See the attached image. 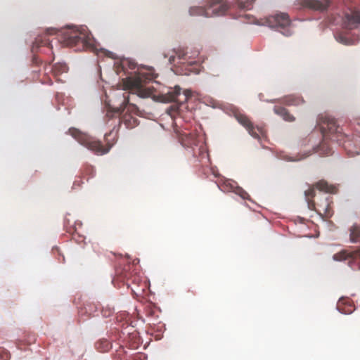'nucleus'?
I'll list each match as a JSON object with an SVG mask.
<instances>
[{
	"mask_svg": "<svg viewBox=\"0 0 360 360\" xmlns=\"http://www.w3.org/2000/svg\"><path fill=\"white\" fill-rule=\"evenodd\" d=\"M59 41L67 46L82 44L87 47L92 44L91 35L86 27L67 28L61 32Z\"/></svg>",
	"mask_w": 360,
	"mask_h": 360,
	"instance_id": "obj_1",
	"label": "nucleus"
},
{
	"mask_svg": "<svg viewBox=\"0 0 360 360\" xmlns=\"http://www.w3.org/2000/svg\"><path fill=\"white\" fill-rule=\"evenodd\" d=\"M69 132L79 143L97 155H103L108 153L113 145V143L108 141V137L111 136V132L105 135V146H103L101 141L82 133L77 129H70Z\"/></svg>",
	"mask_w": 360,
	"mask_h": 360,
	"instance_id": "obj_2",
	"label": "nucleus"
},
{
	"mask_svg": "<svg viewBox=\"0 0 360 360\" xmlns=\"http://www.w3.org/2000/svg\"><path fill=\"white\" fill-rule=\"evenodd\" d=\"M177 138L184 147L192 148L193 155L199 162L207 157L205 146H198V136L195 133L176 131Z\"/></svg>",
	"mask_w": 360,
	"mask_h": 360,
	"instance_id": "obj_3",
	"label": "nucleus"
},
{
	"mask_svg": "<svg viewBox=\"0 0 360 360\" xmlns=\"http://www.w3.org/2000/svg\"><path fill=\"white\" fill-rule=\"evenodd\" d=\"M309 208L311 210H315L319 214L325 217H329L331 215L329 198L324 195L319 198L318 202L309 201Z\"/></svg>",
	"mask_w": 360,
	"mask_h": 360,
	"instance_id": "obj_4",
	"label": "nucleus"
},
{
	"mask_svg": "<svg viewBox=\"0 0 360 360\" xmlns=\"http://www.w3.org/2000/svg\"><path fill=\"white\" fill-rule=\"evenodd\" d=\"M266 23L271 27L285 28L290 25V20L287 13H281L266 18Z\"/></svg>",
	"mask_w": 360,
	"mask_h": 360,
	"instance_id": "obj_5",
	"label": "nucleus"
},
{
	"mask_svg": "<svg viewBox=\"0 0 360 360\" xmlns=\"http://www.w3.org/2000/svg\"><path fill=\"white\" fill-rule=\"evenodd\" d=\"M321 131L324 136L328 134H340L342 129L337 124L336 120L334 118L326 117L320 123Z\"/></svg>",
	"mask_w": 360,
	"mask_h": 360,
	"instance_id": "obj_6",
	"label": "nucleus"
},
{
	"mask_svg": "<svg viewBox=\"0 0 360 360\" xmlns=\"http://www.w3.org/2000/svg\"><path fill=\"white\" fill-rule=\"evenodd\" d=\"M360 27V11H353L345 14L343 18V27L347 30H352Z\"/></svg>",
	"mask_w": 360,
	"mask_h": 360,
	"instance_id": "obj_7",
	"label": "nucleus"
},
{
	"mask_svg": "<svg viewBox=\"0 0 360 360\" xmlns=\"http://www.w3.org/2000/svg\"><path fill=\"white\" fill-rule=\"evenodd\" d=\"M143 76L139 75L134 77H127L124 81V84L126 89L136 90L138 92V96H143L146 94H143Z\"/></svg>",
	"mask_w": 360,
	"mask_h": 360,
	"instance_id": "obj_8",
	"label": "nucleus"
},
{
	"mask_svg": "<svg viewBox=\"0 0 360 360\" xmlns=\"http://www.w3.org/2000/svg\"><path fill=\"white\" fill-rule=\"evenodd\" d=\"M297 4L300 8H308L315 11H323L329 6V1L323 0H297Z\"/></svg>",
	"mask_w": 360,
	"mask_h": 360,
	"instance_id": "obj_9",
	"label": "nucleus"
},
{
	"mask_svg": "<svg viewBox=\"0 0 360 360\" xmlns=\"http://www.w3.org/2000/svg\"><path fill=\"white\" fill-rule=\"evenodd\" d=\"M207 7L210 12V17L224 15L229 8L227 4L223 0H210Z\"/></svg>",
	"mask_w": 360,
	"mask_h": 360,
	"instance_id": "obj_10",
	"label": "nucleus"
},
{
	"mask_svg": "<svg viewBox=\"0 0 360 360\" xmlns=\"http://www.w3.org/2000/svg\"><path fill=\"white\" fill-rule=\"evenodd\" d=\"M131 266L127 264L123 269L118 268L116 270V276L113 279V282L120 281L123 282L124 284H126L127 288H129L130 283L129 280H132V282H134L136 279V277H133L131 273L130 272Z\"/></svg>",
	"mask_w": 360,
	"mask_h": 360,
	"instance_id": "obj_11",
	"label": "nucleus"
},
{
	"mask_svg": "<svg viewBox=\"0 0 360 360\" xmlns=\"http://www.w3.org/2000/svg\"><path fill=\"white\" fill-rule=\"evenodd\" d=\"M236 119L240 124H241L249 132V134L256 138H259V134L257 133L255 130V127L250 120V119L243 114H238L236 115Z\"/></svg>",
	"mask_w": 360,
	"mask_h": 360,
	"instance_id": "obj_12",
	"label": "nucleus"
},
{
	"mask_svg": "<svg viewBox=\"0 0 360 360\" xmlns=\"http://www.w3.org/2000/svg\"><path fill=\"white\" fill-rule=\"evenodd\" d=\"M333 258L335 260H345L351 259L353 262H360V248L353 252L342 251L334 255Z\"/></svg>",
	"mask_w": 360,
	"mask_h": 360,
	"instance_id": "obj_13",
	"label": "nucleus"
},
{
	"mask_svg": "<svg viewBox=\"0 0 360 360\" xmlns=\"http://www.w3.org/2000/svg\"><path fill=\"white\" fill-rule=\"evenodd\" d=\"M181 88L179 86H176L174 89L168 93V99L169 101H180L181 103L186 102L188 98L191 96V91L190 90L184 91V99L179 100L178 97L181 95Z\"/></svg>",
	"mask_w": 360,
	"mask_h": 360,
	"instance_id": "obj_14",
	"label": "nucleus"
},
{
	"mask_svg": "<svg viewBox=\"0 0 360 360\" xmlns=\"http://www.w3.org/2000/svg\"><path fill=\"white\" fill-rule=\"evenodd\" d=\"M338 309L342 314H351L354 310L352 301L347 298H340L337 304Z\"/></svg>",
	"mask_w": 360,
	"mask_h": 360,
	"instance_id": "obj_15",
	"label": "nucleus"
},
{
	"mask_svg": "<svg viewBox=\"0 0 360 360\" xmlns=\"http://www.w3.org/2000/svg\"><path fill=\"white\" fill-rule=\"evenodd\" d=\"M41 46H48L51 48L50 40L49 39L46 38V35L38 36L36 38L32 47V52H36L37 49Z\"/></svg>",
	"mask_w": 360,
	"mask_h": 360,
	"instance_id": "obj_16",
	"label": "nucleus"
},
{
	"mask_svg": "<svg viewBox=\"0 0 360 360\" xmlns=\"http://www.w3.org/2000/svg\"><path fill=\"white\" fill-rule=\"evenodd\" d=\"M349 240L351 243H360V225L354 224L349 229Z\"/></svg>",
	"mask_w": 360,
	"mask_h": 360,
	"instance_id": "obj_17",
	"label": "nucleus"
},
{
	"mask_svg": "<svg viewBox=\"0 0 360 360\" xmlns=\"http://www.w3.org/2000/svg\"><path fill=\"white\" fill-rule=\"evenodd\" d=\"M304 103V99L297 96L290 95L284 97L282 99V103L285 104L287 105H300Z\"/></svg>",
	"mask_w": 360,
	"mask_h": 360,
	"instance_id": "obj_18",
	"label": "nucleus"
},
{
	"mask_svg": "<svg viewBox=\"0 0 360 360\" xmlns=\"http://www.w3.org/2000/svg\"><path fill=\"white\" fill-rule=\"evenodd\" d=\"M274 111L276 114L281 116L285 121L293 122L295 120V117L283 107L275 106L274 108Z\"/></svg>",
	"mask_w": 360,
	"mask_h": 360,
	"instance_id": "obj_19",
	"label": "nucleus"
},
{
	"mask_svg": "<svg viewBox=\"0 0 360 360\" xmlns=\"http://www.w3.org/2000/svg\"><path fill=\"white\" fill-rule=\"evenodd\" d=\"M219 189L223 192H234L237 186L236 182L226 179L218 185Z\"/></svg>",
	"mask_w": 360,
	"mask_h": 360,
	"instance_id": "obj_20",
	"label": "nucleus"
},
{
	"mask_svg": "<svg viewBox=\"0 0 360 360\" xmlns=\"http://www.w3.org/2000/svg\"><path fill=\"white\" fill-rule=\"evenodd\" d=\"M191 15H202L205 17H210V12L207 10V7L203 6H193L189 10Z\"/></svg>",
	"mask_w": 360,
	"mask_h": 360,
	"instance_id": "obj_21",
	"label": "nucleus"
},
{
	"mask_svg": "<svg viewBox=\"0 0 360 360\" xmlns=\"http://www.w3.org/2000/svg\"><path fill=\"white\" fill-rule=\"evenodd\" d=\"M68 67L65 63H56L53 67L50 68V71L53 75L56 77L63 73L67 72Z\"/></svg>",
	"mask_w": 360,
	"mask_h": 360,
	"instance_id": "obj_22",
	"label": "nucleus"
},
{
	"mask_svg": "<svg viewBox=\"0 0 360 360\" xmlns=\"http://www.w3.org/2000/svg\"><path fill=\"white\" fill-rule=\"evenodd\" d=\"M123 108L122 110L123 111L126 108H127V110L130 111L136 115H139V109L137 106L134 104L130 103V97L129 95H124V101L122 102Z\"/></svg>",
	"mask_w": 360,
	"mask_h": 360,
	"instance_id": "obj_23",
	"label": "nucleus"
},
{
	"mask_svg": "<svg viewBox=\"0 0 360 360\" xmlns=\"http://www.w3.org/2000/svg\"><path fill=\"white\" fill-rule=\"evenodd\" d=\"M122 122L128 129H132L139 124L138 120L129 114L124 115L122 119Z\"/></svg>",
	"mask_w": 360,
	"mask_h": 360,
	"instance_id": "obj_24",
	"label": "nucleus"
},
{
	"mask_svg": "<svg viewBox=\"0 0 360 360\" xmlns=\"http://www.w3.org/2000/svg\"><path fill=\"white\" fill-rule=\"evenodd\" d=\"M335 39L338 42L344 45H352L354 44V40L353 39L347 37L342 32L336 34Z\"/></svg>",
	"mask_w": 360,
	"mask_h": 360,
	"instance_id": "obj_25",
	"label": "nucleus"
},
{
	"mask_svg": "<svg viewBox=\"0 0 360 360\" xmlns=\"http://www.w3.org/2000/svg\"><path fill=\"white\" fill-rule=\"evenodd\" d=\"M331 148L329 146L328 143L323 141L320 143V145L316 148V152L318 153L320 155H328L330 154Z\"/></svg>",
	"mask_w": 360,
	"mask_h": 360,
	"instance_id": "obj_26",
	"label": "nucleus"
},
{
	"mask_svg": "<svg viewBox=\"0 0 360 360\" xmlns=\"http://www.w3.org/2000/svg\"><path fill=\"white\" fill-rule=\"evenodd\" d=\"M316 188L321 191H323L326 193H333L335 187L329 185L327 182L324 181H320L316 184Z\"/></svg>",
	"mask_w": 360,
	"mask_h": 360,
	"instance_id": "obj_27",
	"label": "nucleus"
},
{
	"mask_svg": "<svg viewBox=\"0 0 360 360\" xmlns=\"http://www.w3.org/2000/svg\"><path fill=\"white\" fill-rule=\"evenodd\" d=\"M240 8L243 9H250L255 0H237Z\"/></svg>",
	"mask_w": 360,
	"mask_h": 360,
	"instance_id": "obj_28",
	"label": "nucleus"
},
{
	"mask_svg": "<svg viewBox=\"0 0 360 360\" xmlns=\"http://www.w3.org/2000/svg\"><path fill=\"white\" fill-rule=\"evenodd\" d=\"M233 193L240 196L243 199H248L249 198V194L245 190L238 186H236Z\"/></svg>",
	"mask_w": 360,
	"mask_h": 360,
	"instance_id": "obj_29",
	"label": "nucleus"
},
{
	"mask_svg": "<svg viewBox=\"0 0 360 360\" xmlns=\"http://www.w3.org/2000/svg\"><path fill=\"white\" fill-rule=\"evenodd\" d=\"M304 194L308 203L309 201H314L312 198L315 196V191L313 188H309Z\"/></svg>",
	"mask_w": 360,
	"mask_h": 360,
	"instance_id": "obj_30",
	"label": "nucleus"
},
{
	"mask_svg": "<svg viewBox=\"0 0 360 360\" xmlns=\"http://www.w3.org/2000/svg\"><path fill=\"white\" fill-rule=\"evenodd\" d=\"M10 354L4 348L0 347V360H9Z\"/></svg>",
	"mask_w": 360,
	"mask_h": 360,
	"instance_id": "obj_31",
	"label": "nucleus"
},
{
	"mask_svg": "<svg viewBox=\"0 0 360 360\" xmlns=\"http://www.w3.org/2000/svg\"><path fill=\"white\" fill-rule=\"evenodd\" d=\"M186 56V52L184 49H179L177 51H176V56L181 60L185 59V57Z\"/></svg>",
	"mask_w": 360,
	"mask_h": 360,
	"instance_id": "obj_32",
	"label": "nucleus"
},
{
	"mask_svg": "<svg viewBox=\"0 0 360 360\" xmlns=\"http://www.w3.org/2000/svg\"><path fill=\"white\" fill-rule=\"evenodd\" d=\"M55 34V30L53 29H49L47 30V34L51 35Z\"/></svg>",
	"mask_w": 360,
	"mask_h": 360,
	"instance_id": "obj_33",
	"label": "nucleus"
},
{
	"mask_svg": "<svg viewBox=\"0 0 360 360\" xmlns=\"http://www.w3.org/2000/svg\"><path fill=\"white\" fill-rule=\"evenodd\" d=\"M175 58H176V56H170V57H169V63H172L173 62H174V60H175Z\"/></svg>",
	"mask_w": 360,
	"mask_h": 360,
	"instance_id": "obj_34",
	"label": "nucleus"
},
{
	"mask_svg": "<svg viewBox=\"0 0 360 360\" xmlns=\"http://www.w3.org/2000/svg\"><path fill=\"white\" fill-rule=\"evenodd\" d=\"M86 172H93V168H92L91 167H86Z\"/></svg>",
	"mask_w": 360,
	"mask_h": 360,
	"instance_id": "obj_35",
	"label": "nucleus"
},
{
	"mask_svg": "<svg viewBox=\"0 0 360 360\" xmlns=\"http://www.w3.org/2000/svg\"><path fill=\"white\" fill-rule=\"evenodd\" d=\"M309 155L308 154V155H304V156H303V157H301L300 158H299V160L304 159V158H307V156H309Z\"/></svg>",
	"mask_w": 360,
	"mask_h": 360,
	"instance_id": "obj_36",
	"label": "nucleus"
},
{
	"mask_svg": "<svg viewBox=\"0 0 360 360\" xmlns=\"http://www.w3.org/2000/svg\"><path fill=\"white\" fill-rule=\"evenodd\" d=\"M257 130L259 131V133H262V129H259V128H257Z\"/></svg>",
	"mask_w": 360,
	"mask_h": 360,
	"instance_id": "obj_37",
	"label": "nucleus"
}]
</instances>
